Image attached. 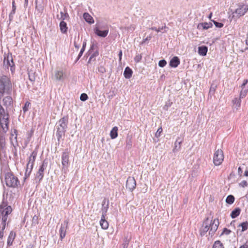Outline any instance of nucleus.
I'll list each match as a JSON object with an SVG mask.
<instances>
[{
	"label": "nucleus",
	"instance_id": "nucleus-1",
	"mask_svg": "<svg viewBox=\"0 0 248 248\" xmlns=\"http://www.w3.org/2000/svg\"><path fill=\"white\" fill-rule=\"evenodd\" d=\"M68 124V117L65 116L61 118L57 123L56 136L58 141L62 136L64 135Z\"/></svg>",
	"mask_w": 248,
	"mask_h": 248
},
{
	"label": "nucleus",
	"instance_id": "nucleus-2",
	"mask_svg": "<svg viewBox=\"0 0 248 248\" xmlns=\"http://www.w3.org/2000/svg\"><path fill=\"white\" fill-rule=\"evenodd\" d=\"M5 181L7 186L9 187H15L19 184L17 178L11 173L5 174Z\"/></svg>",
	"mask_w": 248,
	"mask_h": 248
},
{
	"label": "nucleus",
	"instance_id": "nucleus-3",
	"mask_svg": "<svg viewBox=\"0 0 248 248\" xmlns=\"http://www.w3.org/2000/svg\"><path fill=\"white\" fill-rule=\"evenodd\" d=\"M224 159L223 151L220 149H217L214 153L213 156V162L216 166L220 165Z\"/></svg>",
	"mask_w": 248,
	"mask_h": 248
},
{
	"label": "nucleus",
	"instance_id": "nucleus-4",
	"mask_svg": "<svg viewBox=\"0 0 248 248\" xmlns=\"http://www.w3.org/2000/svg\"><path fill=\"white\" fill-rule=\"evenodd\" d=\"M248 10V5L244 3H241L238 5V8L233 13H235L237 15V16L239 17L244 16L247 12Z\"/></svg>",
	"mask_w": 248,
	"mask_h": 248
},
{
	"label": "nucleus",
	"instance_id": "nucleus-5",
	"mask_svg": "<svg viewBox=\"0 0 248 248\" xmlns=\"http://www.w3.org/2000/svg\"><path fill=\"white\" fill-rule=\"evenodd\" d=\"M94 32L98 36L105 37L108 33V28L107 26L104 27H96L94 29Z\"/></svg>",
	"mask_w": 248,
	"mask_h": 248
},
{
	"label": "nucleus",
	"instance_id": "nucleus-6",
	"mask_svg": "<svg viewBox=\"0 0 248 248\" xmlns=\"http://www.w3.org/2000/svg\"><path fill=\"white\" fill-rule=\"evenodd\" d=\"M8 116L0 118V133H5L8 130Z\"/></svg>",
	"mask_w": 248,
	"mask_h": 248
},
{
	"label": "nucleus",
	"instance_id": "nucleus-7",
	"mask_svg": "<svg viewBox=\"0 0 248 248\" xmlns=\"http://www.w3.org/2000/svg\"><path fill=\"white\" fill-rule=\"evenodd\" d=\"M136 186V182L135 178L133 177H129L126 181V186L129 191H132L135 188Z\"/></svg>",
	"mask_w": 248,
	"mask_h": 248
},
{
	"label": "nucleus",
	"instance_id": "nucleus-8",
	"mask_svg": "<svg viewBox=\"0 0 248 248\" xmlns=\"http://www.w3.org/2000/svg\"><path fill=\"white\" fill-rule=\"evenodd\" d=\"M68 220H65L61 224V226L59 231L61 239H62L65 236L66 230L68 228Z\"/></svg>",
	"mask_w": 248,
	"mask_h": 248
},
{
	"label": "nucleus",
	"instance_id": "nucleus-9",
	"mask_svg": "<svg viewBox=\"0 0 248 248\" xmlns=\"http://www.w3.org/2000/svg\"><path fill=\"white\" fill-rule=\"evenodd\" d=\"M209 224L210 227L209 234L212 236L217 230L218 226L219 225V222L218 220L214 219L213 222L211 221L210 223H209Z\"/></svg>",
	"mask_w": 248,
	"mask_h": 248
},
{
	"label": "nucleus",
	"instance_id": "nucleus-10",
	"mask_svg": "<svg viewBox=\"0 0 248 248\" xmlns=\"http://www.w3.org/2000/svg\"><path fill=\"white\" fill-rule=\"evenodd\" d=\"M69 151L67 149L62 153V165L63 167H66L68 165L69 163Z\"/></svg>",
	"mask_w": 248,
	"mask_h": 248
},
{
	"label": "nucleus",
	"instance_id": "nucleus-11",
	"mask_svg": "<svg viewBox=\"0 0 248 248\" xmlns=\"http://www.w3.org/2000/svg\"><path fill=\"white\" fill-rule=\"evenodd\" d=\"M109 200L107 199H104L103 200L102 203V208L101 212L102 213V216H104V217L106 216L109 207Z\"/></svg>",
	"mask_w": 248,
	"mask_h": 248
},
{
	"label": "nucleus",
	"instance_id": "nucleus-12",
	"mask_svg": "<svg viewBox=\"0 0 248 248\" xmlns=\"http://www.w3.org/2000/svg\"><path fill=\"white\" fill-rule=\"evenodd\" d=\"M248 83V80L245 79L244 80V82L243 84L241 85L242 90L240 93V98H243L245 97L248 93V87H246V85H247Z\"/></svg>",
	"mask_w": 248,
	"mask_h": 248
},
{
	"label": "nucleus",
	"instance_id": "nucleus-13",
	"mask_svg": "<svg viewBox=\"0 0 248 248\" xmlns=\"http://www.w3.org/2000/svg\"><path fill=\"white\" fill-rule=\"evenodd\" d=\"M208 231H210V227L208 222V219H207L203 223L202 227L201 230V235L202 236L204 235Z\"/></svg>",
	"mask_w": 248,
	"mask_h": 248
},
{
	"label": "nucleus",
	"instance_id": "nucleus-14",
	"mask_svg": "<svg viewBox=\"0 0 248 248\" xmlns=\"http://www.w3.org/2000/svg\"><path fill=\"white\" fill-rule=\"evenodd\" d=\"M212 24L211 22H203L199 23L197 26V29L199 30H207L212 27Z\"/></svg>",
	"mask_w": 248,
	"mask_h": 248
},
{
	"label": "nucleus",
	"instance_id": "nucleus-15",
	"mask_svg": "<svg viewBox=\"0 0 248 248\" xmlns=\"http://www.w3.org/2000/svg\"><path fill=\"white\" fill-rule=\"evenodd\" d=\"M55 78L56 80H63L64 78V75L62 70H56L55 72Z\"/></svg>",
	"mask_w": 248,
	"mask_h": 248
},
{
	"label": "nucleus",
	"instance_id": "nucleus-16",
	"mask_svg": "<svg viewBox=\"0 0 248 248\" xmlns=\"http://www.w3.org/2000/svg\"><path fill=\"white\" fill-rule=\"evenodd\" d=\"M180 64V60L178 57H174L170 62V65L172 67H177Z\"/></svg>",
	"mask_w": 248,
	"mask_h": 248
},
{
	"label": "nucleus",
	"instance_id": "nucleus-17",
	"mask_svg": "<svg viewBox=\"0 0 248 248\" xmlns=\"http://www.w3.org/2000/svg\"><path fill=\"white\" fill-rule=\"evenodd\" d=\"M182 142L183 139H181L180 137H178V138L176 140V141L174 144L175 146L172 150L173 152H175L180 149L181 147V144H182Z\"/></svg>",
	"mask_w": 248,
	"mask_h": 248
},
{
	"label": "nucleus",
	"instance_id": "nucleus-18",
	"mask_svg": "<svg viewBox=\"0 0 248 248\" xmlns=\"http://www.w3.org/2000/svg\"><path fill=\"white\" fill-rule=\"evenodd\" d=\"M105 217L104 216H102L100 221V225L101 228L104 230L107 229L108 227V223L106 220Z\"/></svg>",
	"mask_w": 248,
	"mask_h": 248
},
{
	"label": "nucleus",
	"instance_id": "nucleus-19",
	"mask_svg": "<svg viewBox=\"0 0 248 248\" xmlns=\"http://www.w3.org/2000/svg\"><path fill=\"white\" fill-rule=\"evenodd\" d=\"M12 102L13 99L10 96H6L3 99V105L7 107L11 106Z\"/></svg>",
	"mask_w": 248,
	"mask_h": 248
},
{
	"label": "nucleus",
	"instance_id": "nucleus-20",
	"mask_svg": "<svg viewBox=\"0 0 248 248\" xmlns=\"http://www.w3.org/2000/svg\"><path fill=\"white\" fill-rule=\"evenodd\" d=\"M208 48L206 46H202L198 47V53L201 56H205L207 54Z\"/></svg>",
	"mask_w": 248,
	"mask_h": 248
},
{
	"label": "nucleus",
	"instance_id": "nucleus-21",
	"mask_svg": "<svg viewBox=\"0 0 248 248\" xmlns=\"http://www.w3.org/2000/svg\"><path fill=\"white\" fill-rule=\"evenodd\" d=\"M83 16L84 19L87 22L90 24H93L94 23V20L93 18L89 13H84Z\"/></svg>",
	"mask_w": 248,
	"mask_h": 248
},
{
	"label": "nucleus",
	"instance_id": "nucleus-22",
	"mask_svg": "<svg viewBox=\"0 0 248 248\" xmlns=\"http://www.w3.org/2000/svg\"><path fill=\"white\" fill-rule=\"evenodd\" d=\"M132 70L129 67H126L124 71V75L125 78L129 79L132 77Z\"/></svg>",
	"mask_w": 248,
	"mask_h": 248
},
{
	"label": "nucleus",
	"instance_id": "nucleus-23",
	"mask_svg": "<svg viewBox=\"0 0 248 248\" xmlns=\"http://www.w3.org/2000/svg\"><path fill=\"white\" fill-rule=\"evenodd\" d=\"M60 29L62 33H66L68 29L66 23L64 21H62L60 23Z\"/></svg>",
	"mask_w": 248,
	"mask_h": 248
},
{
	"label": "nucleus",
	"instance_id": "nucleus-24",
	"mask_svg": "<svg viewBox=\"0 0 248 248\" xmlns=\"http://www.w3.org/2000/svg\"><path fill=\"white\" fill-rule=\"evenodd\" d=\"M16 233L13 231H11L9 234V235L7 240V245L10 246L12 245L13 242L15 238Z\"/></svg>",
	"mask_w": 248,
	"mask_h": 248
},
{
	"label": "nucleus",
	"instance_id": "nucleus-25",
	"mask_svg": "<svg viewBox=\"0 0 248 248\" xmlns=\"http://www.w3.org/2000/svg\"><path fill=\"white\" fill-rule=\"evenodd\" d=\"M241 99L240 98H235L233 100L232 102L233 104L234 108L236 110H238L241 106Z\"/></svg>",
	"mask_w": 248,
	"mask_h": 248
},
{
	"label": "nucleus",
	"instance_id": "nucleus-26",
	"mask_svg": "<svg viewBox=\"0 0 248 248\" xmlns=\"http://www.w3.org/2000/svg\"><path fill=\"white\" fill-rule=\"evenodd\" d=\"M36 155L37 153L35 151H33L29 157V160L27 164H32L33 165Z\"/></svg>",
	"mask_w": 248,
	"mask_h": 248
},
{
	"label": "nucleus",
	"instance_id": "nucleus-27",
	"mask_svg": "<svg viewBox=\"0 0 248 248\" xmlns=\"http://www.w3.org/2000/svg\"><path fill=\"white\" fill-rule=\"evenodd\" d=\"M118 127L114 126L110 131V136L112 139L116 138L118 136Z\"/></svg>",
	"mask_w": 248,
	"mask_h": 248
},
{
	"label": "nucleus",
	"instance_id": "nucleus-28",
	"mask_svg": "<svg viewBox=\"0 0 248 248\" xmlns=\"http://www.w3.org/2000/svg\"><path fill=\"white\" fill-rule=\"evenodd\" d=\"M4 64L7 66V67H13V66L14 65V62L13 61L12 58H11L10 59L8 57L7 58V59L5 58L4 60Z\"/></svg>",
	"mask_w": 248,
	"mask_h": 248
},
{
	"label": "nucleus",
	"instance_id": "nucleus-29",
	"mask_svg": "<svg viewBox=\"0 0 248 248\" xmlns=\"http://www.w3.org/2000/svg\"><path fill=\"white\" fill-rule=\"evenodd\" d=\"M240 212L241 210L240 208H235L232 212L231 214V217H232V218H234L240 215Z\"/></svg>",
	"mask_w": 248,
	"mask_h": 248
},
{
	"label": "nucleus",
	"instance_id": "nucleus-30",
	"mask_svg": "<svg viewBox=\"0 0 248 248\" xmlns=\"http://www.w3.org/2000/svg\"><path fill=\"white\" fill-rule=\"evenodd\" d=\"M5 146V137L3 133H0V150Z\"/></svg>",
	"mask_w": 248,
	"mask_h": 248
},
{
	"label": "nucleus",
	"instance_id": "nucleus-31",
	"mask_svg": "<svg viewBox=\"0 0 248 248\" xmlns=\"http://www.w3.org/2000/svg\"><path fill=\"white\" fill-rule=\"evenodd\" d=\"M33 165L32 164H27L26 170L25 172V176L26 177H29L31 172L32 169L33 168Z\"/></svg>",
	"mask_w": 248,
	"mask_h": 248
},
{
	"label": "nucleus",
	"instance_id": "nucleus-32",
	"mask_svg": "<svg viewBox=\"0 0 248 248\" xmlns=\"http://www.w3.org/2000/svg\"><path fill=\"white\" fill-rule=\"evenodd\" d=\"M217 85L214 83L212 84L209 92V94L211 96L214 94L217 89Z\"/></svg>",
	"mask_w": 248,
	"mask_h": 248
},
{
	"label": "nucleus",
	"instance_id": "nucleus-33",
	"mask_svg": "<svg viewBox=\"0 0 248 248\" xmlns=\"http://www.w3.org/2000/svg\"><path fill=\"white\" fill-rule=\"evenodd\" d=\"M1 217L2 218H1V223L0 224V226H1V227H2V230H4L5 228L6 222L7 220V216H4V215H1Z\"/></svg>",
	"mask_w": 248,
	"mask_h": 248
},
{
	"label": "nucleus",
	"instance_id": "nucleus-34",
	"mask_svg": "<svg viewBox=\"0 0 248 248\" xmlns=\"http://www.w3.org/2000/svg\"><path fill=\"white\" fill-rule=\"evenodd\" d=\"M238 227H241V232H244L248 229V222H244L239 224Z\"/></svg>",
	"mask_w": 248,
	"mask_h": 248
},
{
	"label": "nucleus",
	"instance_id": "nucleus-35",
	"mask_svg": "<svg viewBox=\"0 0 248 248\" xmlns=\"http://www.w3.org/2000/svg\"><path fill=\"white\" fill-rule=\"evenodd\" d=\"M234 201V197L232 195H230L227 196L226 199V202L230 204H231L233 203Z\"/></svg>",
	"mask_w": 248,
	"mask_h": 248
},
{
	"label": "nucleus",
	"instance_id": "nucleus-36",
	"mask_svg": "<svg viewBox=\"0 0 248 248\" xmlns=\"http://www.w3.org/2000/svg\"><path fill=\"white\" fill-rule=\"evenodd\" d=\"M44 177V172L42 171V170H38L36 175V179H38L39 182Z\"/></svg>",
	"mask_w": 248,
	"mask_h": 248
},
{
	"label": "nucleus",
	"instance_id": "nucleus-37",
	"mask_svg": "<svg viewBox=\"0 0 248 248\" xmlns=\"http://www.w3.org/2000/svg\"><path fill=\"white\" fill-rule=\"evenodd\" d=\"M61 14V17L60 18V19L62 20V21H63L64 20H66L67 18H69V16L68 14L67 13H63L62 12H60Z\"/></svg>",
	"mask_w": 248,
	"mask_h": 248
},
{
	"label": "nucleus",
	"instance_id": "nucleus-38",
	"mask_svg": "<svg viewBox=\"0 0 248 248\" xmlns=\"http://www.w3.org/2000/svg\"><path fill=\"white\" fill-rule=\"evenodd\" d=\"M212 248H224V247L219 241H217L215 242Z\"/></svg>",
	"mask_w": 248,
	"mask_h": 248
},
{
	"label": "nucleus",
	"instance_id": "nucleus-39",
	"mask_svg": "<svg viewBox=\"0 0 248 248\" xmlns=\"http://www.w3.org/2000/svg\"><path fill=\"white\" fill-rule=\"evenodd\" d=\"M132 142L131 138H127V140H126V148H127L128 149L131 148L132 147Z\"/></svg>",
	"mask_w": 248,
	"mask_h": 248
},
{
	"label": "nucleus",
	"instance_id": "nucleus-40",
	"mask_svg": "<svg viewBox=\"0 0 248 248\" xmlns=\"http://www.w3.org/2000/svg\"><path fill=\"white\" fill-rule=\"evenodd\" d=\"M88 98V96L87 94L83 93L80 95V99L82 101L87 100Z\"/></svg>",
	"mask_w": 248,
	"mask_h": 248
},
{
	"label": "nucleus",
	"instance_id": "nucleus-41",
	"mask_svg": "<svg viewBox=\"0 0 248 248\" xmlns=\"http://www.w3.org/2000/svg\"><path fill=\"white\" fill-rule=\"evenodd\" d=\"M47 166V163L45 162V161H44L43 162L42 165L40 166V168L38 170H42L43 172H44V170L46 167Z\"/></svg>",
	"mask_w": 248,
	"mask_h": 248
},
{
	"label": "nucleus",
	"instance_id": "nucleus-42",
	"mask_svg": "<svg viewBox=\"0 0 248 248\" xmlns=\"http://www.w3.org/2000/svg\"><path fill=\"white\" fill-rule=\"evenodd\" d=\"M167 64V62L165 60H161L159 61L158 65L161 67H164Z\"/></svg>",
	"mask_w": 248,
	"mask_h": 248
},
{
	"label": "nucleus",
	"instance_id": "nucleus-43",
	"mask_svg": "<svg viewBox=\"0 0 248 248\" xmlns=\"http://www.w3.org/2000/svg\"><path fill=\"white\" fill-rule=\"evenodd\" d=\"M162 128H161V127L157 129V130L156 132V133H155V137H156V138H158V137H160V134L162 133Z\"/></svg>",
	"mask_w": 248,
	"mask_h": 248
},
{
	"label": "nucleus",
	"instance_id": "nucleus-44",
	"mask_svg": "<svg viewBox=\"0 0 248 248\" xmlns=\"http://www.w3.org/2000/svg\"><path fill=\"white\" fill-rule=\"evenodd\" d=\"M213 22L215 26L217 28H222L223 26V24L222 23L218 22L215 21H213Z\"/></svg>",
	"mask_w": 248,
	"mask_h": 248
},
{
	"label": "nucleus",
	"instance_id": "nucleus-45",
	"mask_svg": "<svg viewBox=\"0 0 248 248\" xmlns=\"http://www.w3.org/2000/svg\"><path fill=\"white\" fill-rule=\"evenodd\" d=\"M231 232V231L230 230H229L227 228H224L223 230V231L222 232L221 235H222V234L228 235Z\"/></svg>",
	"mask_w": 248,
	"mask_h": 248
},
{
	"label": "nucleus",
	"instance_id": "nucleus-46",
	"mask_svg": "<svg viewBox=\"0 0 248 248\" xmlns=\"http://www.w3.org/2000/svg\"><path fill=\"white\" fill-rule=\"evenodd\" d=\"M30 104V103L28 102L25 103L24 107L23 108V110L24 112H26L28 110Z\"/></svg>",
	"mask_w": 248,
	"mask_h": 248
},
{
	"label": "nucleus",
	"instance_id": "nucleus-47",
	"mask_svg": "<svg viewBox=\"0 0 248 248\" xmlns=\"http://www.w3.org/2000/svg\"><path fill=\"white\" fill-rule=\"evenodd\" d=\"M142 56L140 55H137L134 58V60L136 62H139L141 59Z\"/></svg>",
	"mask_w": 248,
	"mask_h": 248
},
{
	"label": "nucleus",
	"instance_id": "nucleus-48",
	"mask_svg": "<svg viewBox=\"0 0 248 248\" xmlns=\"http://www.w3.org/2000/svg\"><path fill=\"white\" fill-rule=\"evenodd\" d=\"M129 245V240L126 239L123 243V248H127Z\"/></svg>",
	"mask_w": 248,
	"mask_h": 248
},
{
	"label": "nucleus",
	"instance_id": "nucleus-49",
	"mask_svg": "<svg viewBox=\"0 0 248 248\" xmlns=\"http://www.w3.org/2000/svg\"><path fill=\"white\" fill-rule=\"evenodd\" d=\"M239 185L240 186H241L242 187H246V186H248V183L247 181H242L240 184H239Z\"/></svg>",
	"mask_w": 248,
	"mask_h": 248
},
{
	"label": "nucleus",
	"instance_id": "nucleus-50",
	"mask_svg": "<svg viewBox=\"0 0 248 248\" xmlns=\"http://www.w3.org/2000/svg\"><path fill=\"white\" fill-rule=\"evenodd\" d=\"M167 28V27L165 25L164 26H162L160 28H159L157 29V32H159V31H163V30Z\"/></svg>",
	"mask_w": 248,
	"mask_h": 248
},
{
	"label": "nucleus",
	"instance_id": "nucleus-51",
	"mask_svg": "<svg viewBox=\"0 0 248 248\" xmlns=\"http://www.w3.org/2000/svg\"><path fill=\"white\" fill-rule=\"evenodd\" d=\"M151 39V36H148L145 39H143V40L142 41V43H145L146 41L150 40Z\"/></svg>",
	"mask_w": 248,
	"mask_h": 248
},
{
	"label": "nucleus",
	"instance_id": "nucleus-52",
	"mask_svg": "<svg viewBox=\"0 0 248 248\" xmlns=\"http://www.w3.org/2000/svg\"><path fill=\"white\" fill-rule=\"evenodd\" d=\"M98 54V52H95L93 54L90 58L89 59V62L91 60V59L94 57V56H96V55H97Z\"/></svg>",
	"mask_w": 248,
	"mask_h": 248
},
{
	"label": "nucleus",
	"instance_id": "nucleus-53",
	"mask_svg": "<svg viewBox=\"0 0 248 248\" xmlns=\"http://www.w3.org/2000/svg\"><path fill=\"white\" fill-rule=\"evenodd\" d=\"M3 231L2 230V227H1V230L0 231V238L2 239L3 237Z\"/></svg>",
	"mask_w": 248,
	"mask_h": 248
},
{
	"label": "nucleus",
	"instance_id": "nucleus-54",
	"mask_svg": "<svg viewBox=\"0 0 248 248\" xmlns=\"http://www.w3.org/2000/svg\"><path fill=\"white\" fill-rule=\"evenodd\" d=\"M83 53V52H82V51H80V52H79V54H78V58H77V61H78L79 59V58H80L81 57V56L82 55Z\"/></svg>",
	"mask_w": 248,
	"mask_h": 248
},
{
	"label": "nucleus",
	"instance_id": "nucleus-55",
	"mask_svg": "<svg viewBox=\"0 0 248 248\" xmlns=\"http://www.w3.org/2000/svg\"><path fill=\"white\" fill-rule=\"evenodd\" d=\"M122 50H120L119 53V57L120 61H121L122 59Z\"/></svg>",
	"mask_w": 248,
	"mask_h": 248
},
{
	"label": "nucleus",
	"instance_id": "nucleus-56",
	"mask_svg": "<svg viewBox=\"0 0 248 248\" xmlns=\"http://www.w3.org/2000/svg\"><path fill=\"white\" fill-rule=\"evenodd\" d=\"M13 10H12V11L13 12V13H15V11L16 10V6L15 5V2L13 1Z\"/></svg>",
	"mask_w": 248,
	"mask_h": 248
},
{
	"label": "nucleus",
	"instance_id": "nucleus-57",
	"mask_svg": "<svg viewBox=\"0 0 248 248\" xmlns=\"http://www.w3.org/2000/svg\"><path fill=\"white\" fill-rule=\"evenodd\" d=\"M239 248H248V245L245 244L241 246Z\"/></svg>",
	"mask_w": 248,
	"mask_h": 248
},
{
	"label": "nucleus",
	"instance_id": "nucleus-58",
	"mask_svg": "<svg viewBox=\"0 0 248 248\" xmlns=\"http://www.w3.org/2000/svg\"><path fill=\"white\" fill-rule=\"evenodd\" d=\"M238 172L239 174H240V175H241V173H242V169H241V167H239L238 168Z\"/></svg>",
	"mask_w": 248,
	"mask_h": 248
},
{
	"label": "nucleus",
	"instance_id": "nucleus-59",
	"mask_svg": "<svg viewBox=\"0 0 248 248\" xmlns=\"http://www.w3.org/2000/svg\"><path fill=\"white\" fill-rule=\"evenodd\" d=\"M149 29L151 30H155L157 32V29L155 27L150 28H149Z\"/></svg>",
	"mask_w": 248,
	"mask_h": 248
},
{
	"label": "nucleus",
	"instance_id": "nucleus-60",
	"mask_svg": "<svg viewBox=\"0 0 248 248\" xmlns=\"http://www.w3.org/2000/svg\"><path fill=\"white\" fill-rule=\"evenodd\" d=\"M28 0H25V1H24L25 6H27L28 5Z\"/></svg>",
	"mask_w": 248,
	"mask_h": 248
},
{
	"label": "nucleus",
	"instance_id": "nucleus-61",
	"mask_svg": "<svg viewBox=\"0 0 248 248\" xmlns=\"http://www.w3.org/2000/svg\"><path fill=\"white\" fill-rule=\"evenodd\" d=\"M130 29L132 30H135V27L134 25H131L130 27H129Z\"/></svg>",
	"mask_w": 248,
	"mask_h": 248
},
{
	"label": "nucleus",
	"instance_id": "nucleus-62",
	"mask_svg": "<svg viewBox=\"0 0 248 248\" xmlns=\"http://www.w3.org/2000/svg\"><path fill=\"white\" fill-rule=\"evenodd\" d=\"M245 176H248V170L245 171Z\"/></svg>",
	"mask_w": 248,
	"mask_h": 248
},
{
	"label": "nucleus",
	"instance_id": "nucleus-63",
	"mask_svg": "<svg viewBox=\"0 0 248 248\" xmlns=\"http://www.w3.org/2000/svg\"><path fill=\"white\" fill-rule=\"evenodd\" d=\"M86 45V42H83V45H82V47H83V48H85Z\"/></svg>",
	"mask_w": 248,
	"mask_h": 248
},
{
	"label": "nucleus",
	"instance_id": "nucleus-64",
	"mask_svg": "<svg viewBox=\"0 0 248 248\" xmlns=\"http://www.w3.org/2000/svg\"><path fill=\"white\" fill-rule=\"evenodd\" d=\"M246 44L247 45H248V36H247V39L246 40Z\"/></svg>",
	"mask_w": 248,
	"mask_h": 248
}]
</instances>
